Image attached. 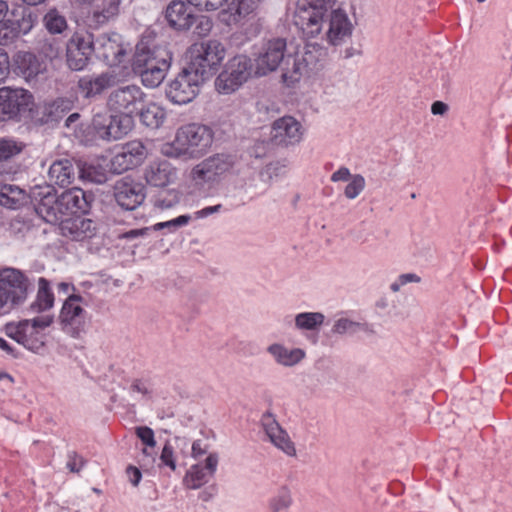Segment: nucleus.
Wrapping results in <instances>:
<instances>
[{
  "label": "nucleus",
  "instance_id": "obj_50",
  "mask_svg": "<svg viewBox=\"0 0 512 512\" xmlns=\"http://www.w3.org/2000/svg\"><path fill=\"white\" fill-rule=\"evenodd\" d=\"M126 474L129 478L130 483L133 486H137L142 478V473L140 469L133 465L127 466Z\"/></svg>",
  "mask_w": 512,
  "mask_h": 512
},
{
  "label": "nucleus",
  "instance_id": "obj_55",
  "mask_svg": "<svg viewBox=\"0 0 512 512\" xmlns=\"http://www.w3.org/2000/svg\"><path fill=\"white\" fill-rule=\"evenodd\" d=\"M352 322L347 319H340L334 325V331L337 333H344L352 326Z\"/></svg>",
  "mask_w": 512,
  "mask_h": 512
},
{
  "label": "nucleus",
  "instance_id": "obj_10",
  "mask_svg": "<svg viewBox=\"0 0 512 512\" xmlns=\"http://www.w3.org/2000/svg\"><path fill=\"white\" fill-rule=\"evenodd\" d=\"M233 166L234 159L231 155L216 154L193 167L190 178L197 186L213 184L230 172Z\"/></svg>",
  "mask_w": 512,
  "mask_h": 512
},
{
  "label": "nucleus",
  "instance_id": "obj_7",
  "mask_svg": "<svg viewBox=\"0 0 512 512\" xmlns=\"http://www.w3.org/2000/svg\"><path fill=\"white\" fill-rule=\"evenodd\" d=\"M135 70L140 74L144 86L158 87L166 77L170 63L160 57V51L145 46L144 39L137 45Z\"/></svg>",
  "mask_w": 512,
  "mask_h": 512
},
{
  "label": "nucleus",
  "instance_id": "obj_21",
  "mask_svg": "<svg viewBox=\"0 0 512 512\" xmlns=\"http://www.w3.org/2000/svg\"><path fill=\"white\" fill-rule=\"evenodd\" d=\"M217 464L218 456L217 454L212 453L206 458L204 465L201 463L192 465L184 476V485L189 489L200 488L213 476L216 471Z\"/></svg>",
  "mask_w": 512,
  "mask_h": 512
},
{
  "label": "nucleus",
  "instance_id": "obj_59",
  "mask_svg": "<svg viewBox=\"0 0 512 512\" xmlns=\"http://www.w3.org/2000/svg\"><path fill=\"white\" fill-rule=\"evenodd\" d=\"M131 389L142 394L148 393V389L140 380H135L131 385Z\"/></svg>",
  "mask_w": 512,
  "mask_h": 512
},
{
  "label": "nucleus",
  "instance_id": "obj_12",
  "mask_svg": "<svg viewBox=\"0 0 512 512\" xmlns=\"http://www.w3.org/2000/svg\"><path fill=\"white\" fill-rule=\"evenodd\" d=\"M96 44L93 34L87 30H77L67 43L66 57L70 69L79 71L84 69L92 55L95 53Z\"/></svg>",
  "mask_w": 512,
  "mask_h": 512
},
{
  "label": "nucleus",
  "instance_id": "obj_11",
  "mask_svg": "<svg viewBox=\"0 0 512 512\" xmlns=\"http://www.w3.org/2000/svg\"><path fill=\"white\" fill-rule=\"evenodd\" d=\"M33 107V96L27 90L0 88V121L25 116Z\"/></svg>",
  "mask_w": 512,
  "mask_h": 512
},
{
  "label": "nucleus",
  "instance_id": "obj_51",
  "mask_svg": "<svg viewBox=\"0 0 512 512\" xmlns=\"http://www.w3.org/2000/svg\"><path fill=\"white\" fill-rule=\"evenodd\" d=\"M353 175L347 167H341L331 175L332 182L349 181Z\"/></svg>",
  "mask_w": 512,
  "mask_h": 512
},
{
  "label": "nucleus",
  "instance_id": "obj_22",
  "mask_svg": "<svg viewBox=\"0 0 512 512\" xmlns=\"http://www.w3.org/2000/svg\"><path fill=\"white\" fill-rule=\"evenodd\" d=\"M165 19L175 30H188L195 21L193 10L180 0L171 1L165 10Z\"/></svg>",
  "mask_w": 512,
  "mask_h": 512
},
{
  "label": "nucleus",
  "instance_id": "obj_9",
  "mask_svg": "<svg viewBox=\"0 0 512 512\" xmlns=\"http://www.w3.org/2000/svg\"><path fill=\"white\" fill-rule=\"evenodd\" d=\"M85 299L79 294L69 295L62 304L58 320L61 329L71 335L78 337L89 322V314L85 308Z\"/></svg>",
  "mask_w": 512,
  "mask_h": 512
},
{
  "label": "nucleus",
  "instance_id": "obj_36",
  "mask_svg": "<svg viewBox=\"0 0 512 512\" xmlns=\"http://www.w3.org/2000/svg\"><path fill=\"white\" fill-rule=\"evenodd\" d=\"M12 20L14 28L17 31V36H19L21 34H27L32 30L37 23L38 16L30 9L23 8L21 10V18Z\"/></svg>",
  "mask_w": 512,
  "mask_h": 512
},
{
  "label": "nucleus",
  "instance_id": "obj_17",
  "mask_svg": "<svg viewBox=\"0 0 512 512\" xmlns=\"http://www.w3.org/2000/svg\"><path fill=\"white\" fill-rule=\"evenodd\" d=\"M114 197L116 202L126 210H134L145 199V187L140 182L130 178H123L114 186Z\"/></svg>",
  "mask_w": 512,
  "mask_h": 512
},
{
  "label": "nucleus",
  "instance_id": "obj_3",
  "mask_svg": "<svg viewBox=\"0 0 512 512\" xmlns=\"http://www.w3.org/2000/svg\"><path fill=\"white\" fill-rule=\"evenodd\" d=\"M286 41L276 38L267 42L262 52L255 59V76H265L275 71L280 63L284 61L285 67L282 72V81L288 86L298 83L307 69V60L298 55H287L285 57Z\"/></svg>",
  "mask_w": 512,
  "mask_h": 512
},
{
  "label": "nucleus",
  "instance_id": "obj_43",
  "mask_svg": "<svg viewBox=\"0 0 512 512\" xmlns=\"http://www.w3.org/2000/svg\"><path fill=\"white\" fill-rule=\"evenodd\" d=\"M190 219L191 217L189 215H180L172 220L156 223L151 227V229L158 231L163 228H176L188 224Z\"/></svg>",
  "mask_w": 512,
  "mask_h": 512
},
{
  "label": "nucleus",
  "instance_id": "obj_4",
  "mask_svg": "<svg viewBox=\"0 0 512 512\" xmlns=\"http://www.w3.org/2000/svg\"><path fill=\"white\" fill-rule=\"evenodd\" d=\"M225 45L217 39L192 44L187 52L190 68L203 81L214 76L226 57Z\"/></svg>",
  "mask_w": 512,
  "mask_h": 512
},
{
  "label": "nucleus",
  "instance_id": "obj_40",
  "mask_svg": "<svg viewBox=\"0 0 512 512\" xmlns=\"http://www.w3.org/2000/svg\"><path fill=\"white\" fill-rule=\"evenodd\" d=\"M17 37V31L14 28L13 20H0V45H7Z\"/></svg>",
  "mask_w": 512,
  "mask_h": 512
},
{
  "label": "nucleus",
  "instance_id": "obj_30",
  "mask_svg": "<svg viewBox=\"0 0 512 512\" xmlns=\"http://www.w3.org/2000/svg\"><path fill=\"white\" fill-rule=\"evenodd\" d=\"M55 297L50 287V282L40 277L38 280V291L35 300L30 304L29 311L31 313H42L50 310L54 306Z\"/></svg>",
  "mask_w": 512,
  "mask_h": 512
},
{
  "label": "nucleus",
  "instance_id": "obj_52",
  "mask_svg": "<svg viewBox=\"0 0 512 512\" xmlns=\"http://www.w3.org/2000/svg\"><path fill=\"white\" fill-rule=\"evenodd\" d=\"M157 456L156 450H141V457L139 458V462L141 463V466H147L150 463H153L155 461V457Z\"/></svg>",
  "mask_w": 512,
  "mask_h": 512
},
{
  "label": "nucleus",
  "instance_id": "obj_5",
  "mask_svg": "<svg viewBox=\"0 0 512 512\" xmlns=\"http://www.w3.org/2000/svg\"><path fill=\"white\" fill-rule=\"evenodd\" d=\"M213 142L212 130L201 124L191 123L180 127L167 154L176 157L198 158L206 153Z\"/></svg>",
  "mask_w": 512,
  "mask_h": 512
},
{
  "label": "nucleus",
  "instance_id": "obj_37",
  "mask_svg": "<svg viewBox=\"0 0 512 512\" xmlns=\"http://www.w3.org/2000/svg\"><path fill=\"white\" fill-rule=\"evenodd\" d=\"M292 504V497L290 490L283 486L279 489L277 495L270 500L271 512H288Z\"/></svg>",
  "mask_w": 512,
  "mask_h": 512
},
{
  "label": "nucleus",
  "instance_id": "obj_35",
  "mask_svg": "<svg viewBox=\"0 0 512 512\" xmlns=\"http://www.w3.org/2000/svg\"><path fill=\"white\" fill-rule=\"evenodd\" d=\"M44 25L51 34H60L67 28V21L56 9L49 10L44 16Z\"/></svg>",
  "mask_w": 512,
  "mask_h": 512
},
{
  "label": "nucleus",
  "instance_id": "obj_39",
  "mask_svg": "<svg viewBox=\"0 0 512 512\" xmlns=\"http://www.w3.org/2000/svg\"><path fill=\"white\" fill-rule=\"evenodd\" d=\"M366 185L365 178L360 174H355L349 180L345 187L344 195L348 199H355L364 190Z\"/></svg>",
  "mask_w": 512,
  "mask_h": 512
},
{
  "label": "nucleus",
  "instance_id": "obj_63",
  "mask_svg": "<svg viewBox=\"0 0 512 512\" xmlns=\"http://www.w3.org/2000/svg\"><path fill=\"white\" fill-rule=\"evenodd\" d=\"M78 118H79V114H78V113H73V114H71V115L67 118V120H66V125H67V126H69V125H70V123H72V122L76 121Z\"/></svg>",
  "mask_w": 512,
  "mask_h": 512
},
{
  "label": "nucleus",
  "instance_id": "obj_25",
  "mask_svg": "<svg viewBox=\"0 0 512 512\" xmlns=\"http://www.w3.org/2000/svg\"><path fill=\"white\" fill-rule=\"evenodd\" d=\"M0 285L5 287L16 298V303H21L26 298L28 279L19 270L5 269L0 273Z\"/></svg>",
  "mask_w": 512,
  "mask_h": 512
},
{
  "label": "nucleus",
  "instance_id": "obj_62",
  "mask_svg": "<svg viewBox=\"0 0 512 512\" xmlns=\"http://www.w3.org/2000/svg\"><path fill=\"white\" fill-rule=\"evenodd\" d=\"M8 11V4L0 0V18L4 17Z\"/></svg>",
  "mask_w": 512,
  "mask_h": 512
},
{
  "label": "nucleus",
  "instance_id": "obj_8",
  "mask_svg": "<svg viewBox=\"0 0 512 512\" xmlns=\"http://www.w3.org/2000/svg\"><path fill=\"white\" fill-rule=\"evenodd\" d=\"M252 76H255L253 61L246 55H236L216 77L215 89L220 94H232Z\"/></svg>",
  "mask_w": 512,
  "mask_h": 512
},
{
  "label": "nucleus",
  "instance_id": "obj_27",
  "mask_svg": "<svg viewBox=\"0 0 512 512\" xmlns=\"http://www.w3.org/2000/svg\"><path fill=\"white\" fill-rule=\"evenodd\" d=\"M114 83L115 77L112 74L103 73L96 77H82L78 82V87L86 98H90L101 94L107 88L112 87Z\"/></svg>",
  "mask_w": 512,
  "mask_h": 512
},
{
  "label": "nucleus",
  "instance_id": "obj_48",
  "mask_svg": "<svg viewBox=\"0 0 512 512\" xmlns=\"http://www.w3.org/2000/svg\"><path fill=\"white\" fill-rule=\"evenodd\" d=\"M10 73V59L8 53L0 48V83L3 82Z\"/></svg>",
  "mask_w": 512,
  "mask_h": 512
},
{
  "label": "nucleus",
  "instance_id": "obj_64",
  "mask_svg": "<svg viewBox=\"0 0 512 512\" xmlns=\"http://www.w3.org/2000/svg\"><path fill=\"white\" fill-rule=\"evenodd\" d=\"M404 284H401V282L398 280L397 282L393 283L391 285V290H393L394 292H397L401 286H403Z\"/></svg>",
  "mask_w": 512,
  "mask_h": 512
},
{
  "label": "nucleus",
  "instance_id": "obj_1",
  "mask_svg": "<svg viewBox=\"0 0 512 512\" xmlns=\"http://www.w3.org/2000/svg\"><path fill=\"white\" fill-rule=\"evenodd\" d=\"M333 4V0H297L293 21L306 40L320 37L339 46L351 38L353 24L348 14Z\"/></svg>",
  "mask_w": 512,
  "mask_h": 512
},
{
  "label": "nucleus",
  "instance_id": "obj_41",
  "mask_svg": "<svg viewBox=\"0 0 512 512\" xmlns=\"http://www.w3.org/2000/svg\"><path fill=\"white\" fill-rule=\"evenodd\" d=\"M136 436L141 440L142 444L147 447H154L156 442L154 431L147 426H139L135 428Z\"/></svg>",
  "mask_w": 512,
  "mask_h": 512
},
{
  "label": "nucleus",
  "instance_id": "obj_54",
  "mask_svg": "<svg viewBox=\"0 0 512 512\" xmlns=\"http://www.w3.org/2000/svg\"><path fill=\"white\" fill-rule=\"evenodd\" d=\"M212 22L210 19L208 18H201L198 25H197V29L199 30L198 33L200 35H207L210 33L211 29H212Z\"/></svg>",
  "mask_w": 512,
  "mask_h": 512
},
{
  "label": "nucleus",
  "instance_id": "obj_23",
  "mask_svg": "<svg viewBox=\"0 0 512 512\" xmlns=\"http://www.w3.org/2000/svg\"><path fill=\"white\" fill-rule=\"evenodd\" d=\"M58 222H60L62 235L73 240L91 237L95 230L94 222L91 219L83 218L78 214L68 215L67 218H61Z\"/></svg>",
  "mask_w": 512,
  "mask_h": 512
},
{
  "label": "nucleus",
  "instance_id": "obj_32",
  "mask_svg": "<svg viewBox=\"0 0 512 512\" xmlns=\"http://www.w3.org/2000/svg\"><path fill=\"white\" fill-rule=\"evenodd\" d=\"M25 192L15 185L4 184L0 186V205L16 209L25 200Z\"/></svg>",
  "mask_w": 512,
  "mask_h": 512
},
{
  "label": "nucleus",
  "instance_id": "obj_18",
  "mask_svg": "<svg viewBox=\"0 0 512 512\" xmlns=\"http://www.w3.org/2000/svg\"><path fill=\"white\" fill-rule=\"evenodd\" d=\"M121 0H98L86 16L90 29H98L113 20L120 11Z\"/></svg>",
  "mask_w": 512,
  "mask_h": 512
},
{
  "label": "nucleus",
  "instance_id": "obj_26",
  "mask_svg": "<svg viewBox=\"0 0 512 512\" xmlns=\"http://www.w3.org/2000/svg\"><path fill=\"white\" fill-rule=\"evenodd\" d=\"M13 66L17 74L25 79L37 76L43 70L42 63L31 52L19 51L13 57Z\"/></svg>",
  "mask_w": 512,
  "mask_h": 512
},
{
  "label": "nucleus",
  "instance_id": "obj_56",
  "mask_svg": "<svg viewBox=\"0 0 512 512\" xmlns=\"http://www.w3.org/2000/svg\"><path fill=\"white\" fill-rule=\"evenodd\" d=\"M448 110L447 104L441 101H435L431 106V112L434 115H442Z\"/></svg>",
  "mask_w": 512,
  "mask_h": 512
},
{
  "label": "nucleus",
  "instance_id": "obj_28",
  "mask_svg": "<svg viewBox=\"0 0 512 512\" xmlns=\"http://www.w3.org/2000/svg\"><path fill=\"white\" fill-rule=\"evenodd\" d=\"M75 175V167L68 159L53 162L48 171L49 180L60 187L71 185Z\"/></svg>",
  "mask_w": 512,
  "mask_h": 512
},
{
  "label": "nucleus",
  "instance_id": "obj_58",
  "mask_svg": "<svg viewBox=\"0 0 512 512\" xmlns=\"http://www.w3.org/2000/svg\"><path fill=\"white\" fill-rule=\"evenodd\" d=\"M399 281L401 284H407L409 282H419L420 278L416 274L408 273V274H402L399 277Z\"/></svg>",
  "mask_w": 512,
  "mask_h": 512
},
{
  "label": "nucleus",
  "instance_id": "obj_29",
  "mask_svg": "<svg viewBox=\"0 0 512 512\" xmlns=\"http://www.w3.org/2000/svg\"><path fill=\"white\" fill-rule=\"evenodd\" d=\"M261 423L271 443L276 448H291V441L287 432L280 427L271 413H265L261 418Z\"/></svg>",
  "mask_w": 512,
  "mask_h": 512
},
{
  "label": "nucleus",
  "instance_id": "obj_19",
  "mask_svg": "<svg viewBox=\"0 0 512 512\" xmlns=\"http://www.w3.org/2000/svg\"><path fill=\"white\" fill-rule=\"evenodd\" d=\"M146 182L154 187L164 188L177 178V169L167 160H157L145 169Z\"/></svg>",
  "mask_w": 512,
  "mask_h": 512
},
{
  "label": "nucleus",
  "instance_id": "obj_33",
  "mask_svg": "<svg viewBox=\"0 0 512 512\" xmlns=\"http://www.w3.org/2000/svg\"><path fill=\"white\" fill-rule=\"evenodd\" d=\"M165 117V110L155 103L148 104L141 110L140 114L141 122L150 128H159L163 124Z\"/></svg>",
  "mask_w": 512,
  "mask_h": 512
},
{
  "label": "nucleus",
  "instance_id": "obj_60",
  "mask_svg": "<svg viewBox=\"0 0 512 512\" xmlns=\"http://www.w3.org/2000/svg\"><path fill=\"white\" fill-rule=\"evenodd\" d=\"M0 349L5 351L7 354L13 355V349L7 340L0 337Z\"/></svg>",
  "mask_w": 512,
  "mask_h": 512
},
{
  "label": "nucleus",
  "instance_id": "obj_47",
  "mask_svg": "<svg viewBox=\"0 0 512 512\" xmlns=\"http://www.w3.org/2000/svg\"><path fill=\"white\" fill-rule=\"evenodd\" d=\"M72 106V101L64 98H59L55 100L51 105L50 113L54 114L55 116H60L59 113H65L70 111L72 109Z\"/></svg>",
  "mask_w": 512,
  "mask_h": 512
},
{
  "label": "nucleus",
  "instance_id": "obj_44",
  "mask_svg": "<svg viewBox=\"0 0 512 512\" xmlns=\"http://www.w3.org/2000/svg\"><path fill=\"white\" fill-rule=\"evenodd\" d=\"M260 2L261 0H238L236 13L239 16L245 17L254 12L258 8Z\"/></svg>",
  "mask_w": 512,
  "mask_h": 512
},
{
  "label": "nucleus",
  "instance_id": "obj_34",
  "mask_svg": "<svg viewBox=\"0 0 512 512\" xmlns=\"http://www.w3.org/2000/svg\"><path fill=\"white\" fill-rule=\"evenodd\" d=\"M324 322V315L319 312L300 313L295 318L296 327L301 330H314Z\"/></svg>",
  "mask_w": 512,
  "mask_h": 512
},
{
  "label": "nucleus",
  "instance_id": "obj_45",
  "mask_svg": "<svg viewBox=\"0 0 512 512\" xmlns=\"http://www.w3.org/2000/svg\"><path fill=\"white\" fill-rule=\"evenodd\" d=\"M85 463L86 460L81 455H78L76 451H72L68 454L66 468L69 469L70 472L78 473Z\"/></svg>",
  "mask_w": 512,
  "mask_h": 512
},
{
  "label": "nucleus",
  "instance_id": "obj_53",
  "mask_svg": "<svg viewBox=\"0 0 512 512\" xmlns=\"http://www.w3.org/2000/svg\"><path fill=\"white\" fill-rule=\"evenodd\" d=\"M222 208V205L221 204H217V205H214V206H208V207H205L201 210H198L194 213V216L195 218L197 219H200V218H205V217H208L209 215L213 214V213H216V212H219Z\"/></svg>",
  "mask_w": 512,
  "mask_h": 512
},
{
  "label": "nucleus",
  "instance_id": "obj_61",
  "mask_svg": "<svg viewBox=\"0 0 512 512\" xmlns=\"http://www.w3.org/2000/svg\"><path fill=\"white\" fill-rule=\"evenodd\" d=\"M70 288L74 290V286L72 284L66 282H61L58 284L59 291L68 292Z\"/></svg>",
  "mask_w": 512,
  "mask_h": 512
},
{
  "label": "nucleus",
  "instance_id": "obj_2",
  "mask_svg": "<svg viewBox=\"0 0 512 512\" xmlns=\"http://www.w3.org/2000/svg\"><path fill=\"white\" fill-rule=\"evenodd\" d=\"M145 94L137 85H127L113 90L107 100V106L116 115L106 112L96 113L92 119L95 134L107 141L125 137L134 126L133 115L141 109Z\"/></svg>",
  "mask_w": 512,
  "mask_h": 512
},
{
  "label": "nucleus",
  "instance_id": "obj_13",
  "mask_svg": "<svg viewBox=\"0 0 512 512\" xmlns=\"http://www.w3.org/2000/svg\"><path fill=\"white\" fill-rule=\"evenodd\" d=\"M204 81L190 68L186 67L169 84L167 97L176 104L191 102L199 92V87Z\"/></svg>",
  "mask_w": 512,
  "mask_h": 512
},
{
  "label": "nucleus",
  "instance_id": "obj_6",
  "mask_svg": "<svg viewBox=\"0 0 512 512\" xmlns=\"http://www.w3.org/2000/svg\"><path fill=\"white\" fill-rule=\"evenodd\" d=\"M51 315H41L33 319H26L16 324L9 323L5 327L8 337L12 338L32 352H40L45 346L46 334L44 330L53 323Z\"/></svg>",
  "mask_w": 512,
  "mask_h": 512
},
{
  "label": "nucleus",
  "instance_id": "obj_15",
  "mask_svg": "<svg viewBox=\"0 0 512 512\" xmlns=\"http://www.w3.org/2000/svg\"><path fill=\"white\" fill-rule=\"evenodd\" d=\"M303 137V128L292 116L275 120L271 128V141L278 146L288 147L298 144Z\"/></svg>",
  "mask_w": 512,
  "mask_h": 512
},
{
  "label": "nucleus",
  "instance_id": "obj_38",
  "mask_svg": "<svg viewBox=\"0 0 512 512\" xmlns=\"http://www.w3.org/2000/svg\"><path fill=\"white\" fill-rule=\"evenodd\" d=\"M24 148L21 142L13 139L0 138V161L7 160L19 154Z\"/></svg>",
  "mask_w": 512,
  "mask_h": 512
},
{
  "label": "nucleus",
  "instance_id": "obj_24",
  "mask_svg": "<svg viewBox=\"0 0 512 512\" xmlns=\"http://www.w3.org/2000/svg\"><path fill=\"white\" fill-rule=\"evenodd\" d=\"M61 218L68 215L85 213L88 208L86 194L81 188H71L59 196Z\"/></svg>",
  "mask_w": 512,
  "mask_h": 512
},
{
  "label": "nucleus",
  "instance_id": "obj_49",
  "mask_svg": "<svg viewBox=\"0 0 512 512\" xmlns=\"http://www.w3.org/2000/svg\"><path fill=\"white\" fill-rule=\"evenodd\" d=\"M159 465L167 466L172 471L176 469V459L175 456L173 455V450H161Z\"/></svg>",
  "mask_w": 512,
  "mask_h": 512
},
{
  "label": "nucleus",
  "instance_id": "obj_16",
  "mask_svg": "<svg viewBox=\"0 0 512 512\" xmlns=\"http://www.w3.org/2000/svg\"><path fill=\"white\" fill-rule=\"evenodd\" d=\"M146 156L145 146L140 141L125 143L111 159V170L121 174L140 165Z\"/></svg>",
  "mask_w": 512,
  "mask_h": 512
},
{
  "label": "nucleus",
  "instance_id": "obj_20",
  "mask_svg": "<svg viewBox=\"0 0 512 512\" xmlns=\"http://www.w3.org/2000/svg\"><path fill=\"white\" fill-rule=\"evenodd\" d=\"M95 44L97 57L105 61L107 65L114 66L121 62L125 50L120 42L119 35L104 34L96 40Z\"/></svg>",
  "mask_w": 512,
  "mask_h": 512
},
{
  "label": "nucleus",
  "instance_id": "obj_14",
  "mask_svg": "<svg viewBox=\"0 0 512 512\" xmlns=\"http://www.w3.org/2000/svg\"><path fill=\"white\" fill-rule=\"evenodd\" d=\"M33 203L37 215L45 222L56 224L61 219L59 196L52 186L35 188Z\"/></svg>",
  "mask_w": 512,
  "mask_h": 512
},
{
  "label": "nucleus",
  "instance_id": "obj_42",
  "mask_svg": "<svg viewBox=\"0 0 512 512\" xmlns=\"http://www.w3.org/2000/svg\"><path fill=\"white\" fill-rule=\"evenodd\" d=\"M188 2L200 10L214 11L221 8L228 0H188Z\"/></svg>",
  "mask_w": 512,
  "mask_h": 512
},
{
  "label": "nucleus",
  "instance_id": "obj_57",
  "mask_svg": "<svg viewBox=\"0 0 512 512\" xmlns=\"http://www.w3.org/2000/svg\"><path fill=\"white\" fill-rule=\"evenodd\" d=\"M150 230H151V228H149V227H145V228H141V229H132V230L126 232L124 237L128 238V239H132V238H136V237H139V236H144Z\"/></svg>",
  "mask_w": 512,
  "mask_h": 512
},
{
  "label": "nucleus",
  "instance_id": "obj_31",
  "mask_svg": "<svg viewBox=\"0 0 512 512\" xmlns=\"http://www.w3.org/2000/svg\"><path fill=\"white\" fill-rule=\"evenodd\" d=\"M268 351L274 356L278 363L286 366L297 364L305 356L304 351L301 349L288 350L279 344L269 346Z\"/></svg>",
  "mask_w": 512,
  "mask_h": 512
},
{
  "label": "nucleus",
  "instance_id": "obj_46",
  "mask_svg": "<svg viewBox=\"0 0 512 512\" xmlns=\"http://www.w3.org/2000/svg\"><path fill=\"white\" fill-rule=\"evenodd\" d=\"M5 289V287L0 285V310L7 312L14 305H18L19 303H16L15 296H13L11 292H8Z\"/></svg>",
  "mask_w": 512,
  "mask_h": 512
}]
</instances>
